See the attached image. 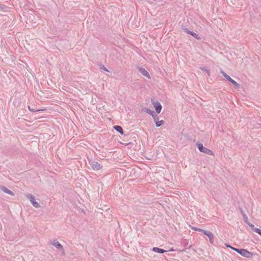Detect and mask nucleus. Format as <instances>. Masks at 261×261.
Here are the masks:
<instances>
[{"mask_svg":"<svg viewBox=\"0 0 261 261\" xmlns=\"http://www.w3.org/2000/svg\"><path fill=\"white\" fill-rule=\"evenodd\" d=\"M232 250H234L235 251H236L237 252L239 253L242 256L247 257V258H252L253 255V254L251 252L248 251L246 249H238V248H232Z\"/></svg>","mask_w":261,"mask_h":261,"instance_id":"obj_1","label":"nucleus"},{"mask_svg":"<svg viewBox=\"0 0 261 261\" xmlns=\"http://www.w3.org/2000/svg\"><path fill=\"white\" fill-rule=\"evenodd\" d=\"M196 145L200 152L208 155H214V152H213V151L207 148L203 147V144L202 143H197Z\"/></svg>","mask_w":261,"mask_h":261,"instance_id":"obj_2","label":"nucleus"},{"mask_svg":"<svg viewBox=\"0 0 261 261\" xmlns=\"http://www.w3.org/2000/svg\"><path fill=\"white\" fill-rule=\"evenodd\" d=\"M89 164L94 170H99L102 168V166L95 160L89 161Z\"/></svg>","mask_w":261,"mask_h":261,"instance_id":"obj_3","label":"nucleus"},{"mask_svg":"<svg viewBox=\"0 0 261 261\" xmlns=\"http://www.w3.org/2000/svg\"><path fill=\"white\" fill-rule=\"evenodd\" d=\"M221 73L227 80L232 83L236 87L238 88H240V85L232 79H231L229 75H228L224 71H221Z\"/></svg>","mask_w":261,"mask_h":261,"instance_id":"obj_4","label":"nucleus"},{"mask_svg":"<svg viewBox=\"0 0 261 261\" xmlns=\"http://www.w3.org/2000/svg\"><path fill=\"white\" fill-rule=\"evenodd\" d=\"M28 198L30 199V200L33 205L35 207H39V204L35 200V197L32 195H29L28 196Z\"/></svg>","mask_w":261,"mask_h":261,"instance_id":"obj_5","label":"nucleus"},{"mask_svg":"<svg viewBox=\"0 0 261 261\" xmlns=\"http://www.w3.org/2000/svg\"><path fill=\"white\" fill-rule=\"evenodd\" d=\"M204 234L207 236L209 239L210 242L211 244H213L214 243V234L213 233L210 231L205 230L204 231Z\"/></svg>","mask_w":261,"mask_h":261,"instance_id":"obj_6","label":"nucleus"},{"mask_svg":"<svg viewBox=\"0 0 261 261\" xmlns=\"http://www.w3.org/2000/svg\"><path fill=\"white\" fill-rule=\"evenodd\" d=\"M152 104L154 105L155 107L156 112L158 114H159L161 112L162 108L161 103L159 101H156L155 102H152Z\"/></svg>","mask_w":261,"mask_h":261,"instance_id":"obj_7","label":"nucleus"},{"mask_svg":"<svg viewBox=\"0 0 261 261\" xmlns=\"http://www.w3.org/2000/svg\"><path fill=\"white\" fill-rule=\"evenodd\" d=\"M138 70L142 75L147 77L148 79H150V76L148 72L146 71L144 68L140 67L138 68Z\"/></svg>","mask_w":261,"mask_h":261,"instance_id":"obj_8","label":"nucleus"},{"mask_svg":"<svg viewBox=\"0 0 261 261\" xmlns=\"http://www.w3.org/2000/svg\"><path fill=\"white\" fill-rule=\"evenodd\" d=\"M184 31L187 33L191 35L195 38L199 39V38L198 37V35L197 34L195 33L194 32H192V31L189 30L188 29H185Z\"/></svg>","mask_w":261,"mask_h":261,"instance_id":"obj_9","label":"nucleus"},{"mask_svg":"<svg viewBox=\"0 0 261 261\" xmlns=\"http://www.w3.org/2000/svg\"><path fill=\"white\" fill-rule=\"evenodd\" d=\"M152 250L153 251L159 253H163L167 251L165 250L158 247H153Z\"/></svg>","mask_w":261,"mask_h":261,"instance_id":"obj_10","label":"nucleus"},{"mask_svg":"<svg viewBox=\"0 0 261 261\" xmlns=\"http://www.w3.org/2000/svg\"><path fill=\"white\" fill-rule=\"evenodd\" d=\"M114 128L117 132H118L120 134L123 135L124 134L123 130L121 126L119 125H115L114 126Z\"/></svg>","mask_w":261,"mask_h":261,"instance_id":"obj_11","label":"nucleus"},{"mask_svg":"<svg viewBox=\"0 0 261 261\" xmlns=\"http://www.w3.org/2000/svg\"><path fill=\"white\" fill-rule=\"evenodd\" d=\"M51 244L58 249L62 248V246L56 240H54Z\"/></svg>","mask_w":261,"mask_h":261,"instance_id":"obj_12","label":"nucleus"},{"mask_svg":"<svg viewBox=\"0 0 261 261\" xmlns=\"http://www.w3.org/2000/svg\"><path fill=\"white\" fill-rule=\"evenodd\" d=\"M143 111L148 114H149L151 116H153V115L154 114V112L148 108H144Z\"/></svg>","mask_w":261,"mask_h":261,"instance_id":"obj_13","label":"nucleus"},{"mask_svg":"<svg viewBox=\"0 0 261 261\" xmlns=\"http://www.w3.org/2000/svg\"><path fill=\"white\" fill-rule=\"evenodd\" d=\"M2 190L4 192H5V193H8V194H10V195H14L13 193L11 191L9 190V189H8L7 188H6V187H2Z\"/></svg>","mask_w":261,"mask_h":261,"instance_id":"obj_14","label":"nucleus"},{"mask_svg":"<svg viewBox=\"0 0 261 261\" xmlns=\"http://www.w3.org/2000/svg\"><path fill=\"white\" fill-rule=\"evenodd\" d=\"M164 123L163 120L161 121H156L155 122V126L156 127H160Z\"/></svg>","mask_w":261,"mask_h":261,"instance_id":"obj_15","label":"nucleus"},{"mask_svg":"<svg viewBox=\"0 0 261 261\" xmlns=\"http://www.w3.org/2000/svg\"><path fill=\"white\" fill-rule=\"evenodd\" d=\"M193 229L195 230L196 231L202 232L203 233H204V231H205V230H204V229H201V228H197V227H193Z\"/></svg>","mask_w":261,"mask_h":261,"instance_id":"obj_16","label":"nucleus"},{"mask_svg":"<svg viewBox=\"0 0 261 261\" xmlns=\"http://www.w3.org/2000/svg\"><path fill=\"white\" fill-rule=\"evenodd\" d=\"M28 109L31 111V112H37V111H39L40 110H34V109H32L30 106H28ZM40 111H44V110H40Z\"/></svg>","mask_w":261,"mask_h":261,"instance_id":"obj_17","label":"nucleus"},{"mask_svg":"<svg viewBox=\"0 0 261 261\" xmlns=\"http://www.w3.org/2000/svg\"><path fill=\"white\" fill-rule=\"evenodd\" d=\"M201 69L204 71H206L208 73V75H210V71L207 69L205 67H201Z\"/></svg>","mask_w":261,"mask_h":261,"instance_id":"obj_18","label":"nucleus"},{"mask_svg":"<svg viewBox=\"0 0 261 261\" xmlns=\"http://www.w3.org/2000/svg\"><path fill=\"white\" fill-rule=\"evenodd\" d=\"M100 69H102L107 72H109V70H108V69L107 68H106L104 65H101L100 66Z\"/></svg>","mask_w":261,"mask_h":261,"instance_id":"obj_19","label":"nucleus"},{"mask_svg":"<svg viewBox=\"0 0 261 261\" xmlns=\"http://www.w3.org/2000/svg\"><path fill=\"white\" fill-rule=\"evenodd\" d=\"M152 117L153 118V120L156 122V121H157V120L159 119V117L158 116L155 115V114L153 115V116H152Z\"/></svg>","mask_w":261,"mask_h":261,"instance_id":"obj_20","label":"nucleus"},{"mask_svg":"<svg viewBox=\"0 0 261 261\" xmlns=\"http://www.w3.org/2000/svg\"><path fill=\"white\" fill-rule=\"evenodd\" d=\"M247 224H248V225L250 227H252L253 229V228H255V227H254V225H253L252 224L250 223L249 222H247Z\"/></svg>","mask_w":261,"mask_h":261,"instance_id":"obj_21","label":"nucleus"},{"mask_svg":"<svg viewBox=\"0 0 261 261\" xmlns=\"http://www.w3.org/2000/svg\"><path fill=\"white\" fill-rule=\"evenodd\" d=\"M226 246L227 247V248H230L231 249H232V248H234V247L231 246L230 245H227L226 244Z\"/></svg>","mask_w":261,"mask_h":261,"instance_id":"obj_22","label":"nucleus"},{"mask_svg":"<svg viewBox=\"0 0 261 261\" xmlns=\"http://www.w3.org/2000/svg\"><path fill=\"white\" fill-rule=\"evenodd\" d=\"M244 221H245V222L246 223H247V222H248V218H247V217H246L245 218V219H244Z\"/></svg>","mask_w":261,"mask_h":261,"instance_id":"obj_23","label":"nucleus"}]
</instances>
